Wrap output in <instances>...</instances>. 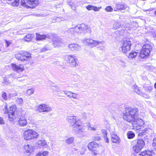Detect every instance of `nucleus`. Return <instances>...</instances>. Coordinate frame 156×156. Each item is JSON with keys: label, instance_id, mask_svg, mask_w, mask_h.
Listing matches in <instances>:
<instances>
[{"label": "nucleus", "instance_id": "680f3d73", "mask_svg": "<svg viewBox=\"0 0 156 156\" xmlns=\"http://www.w3.org/2000/svg\"><path fill=\"white\" fill-rule=\"evenodd\" d=\"M154 13L155 15L156 16V10L154 12Z\"/></svg>", "mask_w": 156, "mask_h": 156}, {"label": "nucleus", "instance_id": "6e6552de", "mask_svg": "<svg viewBox=\"0 0 156 156\" xmlns=\"http://www.w3.org/2000/svg\"><path fill=\"white\" fill-rule=\"evenodd\" d=\"M83 42L84 43L90 47H95L98 44H101L102 42V41H99L90 38L85 39L83 40Z\"/></svg>", "mask_w": 156, "mask_h": 156}, {"label": "nucleus", "instance_id": "13d9d810", "mask_svg": "<svg viewBox=\"0 0 156 156\" xmlns=\"http://www.w3.org/2000/svg\"><path fill=\"white\" fill-rule=\"evenodd\" d=\"M74 77L75 78H76L77 79H79L80 77L77 74H75L74 75Z\"/></svg>", "mask_w": 156, "mask_h": 156}, {"label": "nucleus", "instance_id": "c9c22d12", "mask_svg": "<svg viewBox=\"0 0 156 156\" xmlns=\"http://www.w3.org/2000/svg\"><path fill=\"white\" fill-rule=\"evenodd\" d=\"M9 121L11 122H13L15 120V116L14 115H11V114H9Z\"/></svg>", "mask_w": 156, "mask_h": 156}, {"label": "nucleus", "instance_id": "603ef678", "mask_svg": "<svg viewBox=\"0 0 156 156\" xmlns=\"http://www.w3.org/2000/svg\"><path fill=\"white\" fill-rule=\"evenodd\" d=\"M101 138L99 136H95L93 138V140L95 141L99 140Z\"/></svg>", "mask_w": 156, "mask_h": 156}, {"label": "nucleus", "instance_id": "052dcab7", "mask_svg": "<svg viewBox=\"0 0 156 156\" xmlns=\"http://www.w3.org/2000/svg\"><path fill=\"white\" fill-rule=\"evenodd\" d=\"M154 86L155 88L156 89V83L154 85Z\"/></svg>", "mask_w": 156, "mask_h": 156}, {"label": "nucleus", "instance_id": "5fc2aeb1", "mask_svg": "<svg viewBox=\"0 0 156 156\" xmlns=\"http://www.w3.org/2000/svg\"><path fill=\"white\" fill-rule=\"evenodd\" d=\"M5 124L4 120L2 118L0 117V124L3 125Z\"/></svg>", "mask_w": 156, "mask_h": 156}, {"label": "nucleus", "instance_id": "c756f323", "mask_svg": "<svg viewBox=\"0 0 156 156\" xmlns=\"http://www.w3.org/2000/svg\"><path fill=\"white\" fill-rule=\"evenodd\" d=\"M48 152L47 151L40 152L38 153L35 156H47Z\"/></svg>", "mask_w": 156, "mask_h": 156}, {"label": "nucleus", "instance_id": "f8f14e48", "mask_svg": "<svg viewBox=\"0 0 156 156\" xmlns=\"http://www.w3.org/2000/svg\"><path fill=\"white\" fill-rule=\"evenodd\" d=\"M11 66L12 69L17 72H22L24 70V66L23 64H11Z\"/></svg>", "mask_w": 156, "mask_h": 156}, {"label": "nucleus", "instance_id": "7ed1b4c3", "mask_svg": "<svg viewBox=\"0 0 156 156\" xmlns=\"http://www.w3.org/2000/svg\"><path fill=\"white\" fill-rule=\"evenodd\" d=\"M152 49V47L150 44H144L139 54L140 57L144 58L149 55Z\"/></svg>", "mask_w": 156, "mask_h": 156}, {"label": "nucleus", "instance_id": "dca6fc26", "mask_svg": "<svg viewBox=\"0 0 156 156\" xmlns=\"http://www.w3.org/2000/svg\"><path fill=\"white\" fill-rule=\"evenodd\" d=\"M98 147V144L95 142H91L88 145V149L91 151H95L97 148Z\"/></svg>", "mask_w": 156, "mask_h": 156}, {"label": "nucleus", "instance_id": "6ab92c4d", "mask_svg": "<svg viewBox=\"0 0 156 156\" xmlns=\"http://www.w3.org/2000/svg\"><path fill=\"white\" fill-rule=\"evenodd\" d=\"M111 140L112 142L115 143H119L120 141L119 137L115 134H111Z\"/></svg>", "mask_w": 156, "mask_h": 156}, {"label": "nucleus", "instance_id": "0e129e2a", "mask_svg": "<svg viewBox=\"0 0 156 156\" xmlns=\"http://www.w3.org/2000/svg\"><path fill=\"white\" fill-rule=\"evenodd\" d=\"M17 94L16 93V94H14V96H17Z\"/></svg>", "mask_w": 156, "mask_h": 156}, {"label": "nucleus", "instance_id": "de8ad7c7", "mask_svg": "<svg viewBox=\"0 0 156 156\" xmlns=\"http://www.w3.org/2000/svg\"><path fill=\"white\" fill-rule=\"evenodd\" d=\"M55 20H56V21H60L65 20V19L63 17L60 18L58 17L55 19Z\"/></svg>", "mask_w": 156, "mask_h": 156}, {"label": "nucleus", "instance_id": "ddd939ff", "mask_svg": "<svg viewBox=\"0 0 156 156\" xmlns=\"http://www.w3.org/2000/svg\"><path fill=\"white\" fill-rule=\"evenodd\" d=\"M67 60L68 62L72 67H76L78 66V64L76 62L75 60L76 56L73 55L67 56Z\"/></svg>", "mask_w": 156, "mask_h": 156}, {"label": "nucleus", "instance_id": "4468645a", "mask_svg": "<svg viewBox=\"0 0 156 156\" xmlns=\"http://www.w3.org/2000/svg\"><path fill=\"white\" fill-rule=\"evenodd\" d=\"M18 123L21 127L25 126L27 124L26 119L24 116H22L19 119Z\"/></svg>", "mask_w": 156, "mask_h": 156}, {"label": "nucleus", "instance_id": "f257e3e1", "mask_svg": "<svg viewBox=\"0 0 156 156\" xmlns=\"http://www.w3.org/2000/svg\"><path fill=\"white\" fill-rule=\"evenodd\" d=\"M138 110L136 108L128 107L126 109V112L124 113L123 119L128 122H133L137 121V124L140 127L144 124V121L141 119H137Z\"/></svg>", "mask_w": 156, "mask_h": 156}, {"label": "nucleus", "instance_id": "7c9ffc66", "mask_svg": "<svg viewBox=\"0 0 156 156\" xmlns=\"http://www.w3.org/2000/svg\"><path fill=\"white\" fill-rule=\"evenodd\" d=\"M128 138L129 139H131L135 136V134L131 131L129 132L127 134Z\"/></svg>", "mask_w": 156, "mask_h": 156}, {"label": "nucleus", "instance_id": "b1692460", "mask_svg": "<svg viewBox=\"0 0 156 156\" xmlns=\"http://www.w3.org/2000/svg\"><path fill=\"white\" fill-rule=\"evenodd\" d=\"M82 116L83 119H88L91 118L92 114L90 113L83 112L82 113Z\"/></svg>", "mask_w": 156, "mask_h": 156}, {"label": "nucleus", "instance_id": "f704fd0d", "mask_svg": "<svg viewBox=\"0 0 156 156\" xmlns=\"http://www.w3.org/2000/svg\"><path fill=\"white\" fill-rule=\"evenodd\" d=\"M120 26V24L118 22H115L113 25V28L116 30L119 28Z\"/></svg>", "mask_w": 156, "mask_h": 156}, {"label": "nucleus", "instance_id": "4be33fe9", "mask_svg": "<svg viewBox=\"0 0 156 156\" xmlns=\"http://www.w3.org/2000/svg\"><path fill=\"white\" fill-rule=\"evenodd\" d=\"M153 152V150H145L140 154L141 156H151Z\"/></svg>", "mask_w": 156, "mask_h": 156}, {"label": "nucleus", "instance_id": "6e6d98bb", "mask_svg": "<svg viewBox=\"0 0 156 156\" xmlns=\"http://www.w3.org/2000/svg\"><path fill=\"white\" fill-rule=\"evenodd\" d=\"M55 88V89H54L55 90H54L55 92H59V91H61V90H59L58 87H56Z\"/></svg>", "mask_w": 156, "mask_h": 156}, {"label": "nucleus", "instance_id": "9d476101", "mask_svg": "<svg viewBox=\"0 0 156 156\" xmlns=\"http://www.w3.org/2000/svg\"><path fill=\"white\" fill-rule=\"evenodd\" d=\"M52 110L51 107L49 105L45 104L40 105L37 108V110L40 112H49Z\"/></svg>", "mask_w": 156, "mask_h": 156}, {"label": "nucleus", "instance_id": "4d7b16f0", "mask_svg": "<svg viewBox=\"0 0 156 156\" xmlns=\"http://www.w3.org/2000/svg\"><path fill=\"white\" fill-rule=\"evenodd\" d=\"M90 130L93 131H96L97 130V128L95 127H91L90 126Z\"/></svg>", "mask_w": 156, "mask_h": 156}, {"label": "nucleus", "instance_id": "338daca9", "mask_svg": "<svg viewBox=\"0 0 156 156\" xmlns=\"http://www.w3.org/2000/svg\"><path fill=\"white\" fill-rule=\"evenodd\" d=\"M72 9H73V8L72 7Z\"/></svg>", "mask_w": 156, "mask_h": 156}, {"label": "nucleus", "instance_id": "20e7f679", "mask_svg": "<svg viewBox=\"0 0 156 156\" xmlns=\"http://www.w3.org/2000/svg\"><path fill=\"white\" fill-rule=\"evenodd\" d=\"M38 136V133L32 129H28L24 132L23 137L25 139L30 140L37 138Z\"/></svg>", "mask_w": 156, "mask_h": 156}, {"label": "nucleus", "instance_id": "aec40b11", "mask_svg": "<svg viewBox=\"0 0 156 156\" xmlns=\"http://www.w3.org/2000/svg\"><path fill=\"white\" fill-rule=\"evenodd\" d=\"M27 3L31 5L32 7H34L38 4V0H26Z\"/></svg>", "mask_w": 156, "mask_h": 156}, {"label": "nucleus", "instance_id": "0eeeda50", "mask_svg": "<svg viewBox=\"0 0 156 156\" xmlns=\"http://www.w3.org/2000/svg\"><path fill=\"white\" fill-rule=\"evenodd\" d=\"M76 30L77 31L79 34L81 33L84 34L88 31H90V27L87 25L82 23L76 26Z\"/></svg>", "mask_w": 156, "mask_h": 156}, {"label": "nucleus", "instance_id": "bb28decb", "mask_svg": "<svg viewBox=\"0 0 156 156\" xmlns=\"http://www.w3.org/2000/svg\"><path fill=\"white\" fill-rule=\"evenodd\" d=\"M101 131L103 135L105 142L107 143H108L109 140L107 137V132L106 130L105 129H102Z\"/></svg>", "mask_w": 156, "mask_h": 156}, {"label": "nucleus", "instance_id": "393cba45", "mask_svg": "<svg viewBox=\"0 0 156 156\" xmlns=\"http://www.w3.org/2000/svg\"><path fill=\"white\" fill-rule=\"evenodd\" d=\"M101 7L98 8L95 6H94L92 5H88L87 7V9L88 10H93L95 11H98L99 10L100 8Z\"/></svg>", "mask_w": 156, "mask_h": 156}, {"label": "nucleus", "instance_id": "ea45409f", "mask_svg": "<svg viewBox=\"0 0 156 156\" xmlns=\"http://www.w3.org/2000/svg\"><path fill=\"white\" fill-rule=\"evenodd\" d=\"M34 91V90L33 89H29L27 90V93L28 95H30L33 94Z\"/></svg>", "mask_w": 156, "mask_h": 156}, {"label": "nucleus", "instance_id": "39448f33", "mask_svg": "<svg viewBox=\"0 0 156 156\" xmlns=\"http://www.w3.org/2000/svg\"><path fill=\"white\" fill-rule=\"evenodd\" d=\"M135 144L133 147V151L136 153L139 152L145 145L144 140L141 139L135 141Z\"/></svg>", "mask_w": 156, "mask_h": 156}, {"label": "nucleus", "instance_id": "4c0bfd02", "mask_svg": "<svg viewBox=\"0 0 156 156\" xmlns=\"http://www.w3.org/2000/svg\"><path fill=\"white\" fill-rule=\"evenodd\" d=\"M21 5L23 6L24 7H25L27 8H28L29 7V6H28L27 5V2H25V0H21Z\"/></svg>", "mask_w": 156, "mask_h": 156}, {"label": "nucleus", "instance_id": "412c9836", "mask_svg": "<svg viewBox=\"0 0 156 156\" xmlns=\"http://www.w3.org/2000/svg\"><path fill=\"white\" fill-rule=\"evenodd\" d=\"M134 91L138 94L140 95V96H143L144 98H147V95L146 94L142 92L137 87V86L136 85L134 86Z\"/></svg>", "mask_w": 156, "mask_h": 156}, {"label": "nucleus", "instance_id": "9b49d317", "mask_svg": "<svg viewBox=\"0 0 156 156\" xmlns=\"http://www.w3.org/2000/svg\"><path fill=\"white\" fill-rule=\"evenodd\" d=\"M129 9V7L127 5L124 3H119L116 5L114 11L128 10Z\"/></svg>", "mask_w": 156, "mask_h": 156}, {"label": "nucleus", "instance_id": "a18cd8bd", "mask_svg": "<svg viewBox=\"0 0 156 156\" xmlns=\"http://www.w3.org/2000/svg\"><path fill=\"white\" fill-rule=\"evenodd\" d=\"M152 146L156 151V137L154 138L153 140Z\"/></svg>", "mask_w": 156, "mask_h": 156}, {"label": "nucleus", "instance_id": "58836bf2", "mask_svg": "<svg viewBox=\"0 0 156 156\" xmlns=\"http://www.w3.org/2000/svg\"><path fill=\"white\" fill-rule=\"evenodd\" d=\"M71 93V98H73L75 99H76L78 98V94H77L74 93L73 92H70Z\"/></svg>", "mask_w": 156, "mask_h": 156}, {"label": "nucleus", "instance_id": "a878e982", "mask_svg": "<svg viewBox=\"0 0 156 156\" xmlns=\"http://www.w3.org/2000/svg\"><path fill=\"white\" fill-rule=\"evenodd\" d=\"M37 144L40 147H45L47 145V143L44 140H39L37 142Z\"/></svg>", "mask_w": 156, "mask_h": 156}, {"label": "nucleus", "instance_id": "e433bc0d", "mask_svg": "<svg viewBox=\"0 0 156 156\" xmlns=\"http://www.w3.org/2000/svg\"><path fill=\"white\" fill-rule=\"evenodd\" d=\"M53 41L54 43H53V44L55 47L59 45V44L60 41V40H59L58 38H57V40H55V41L53 40Z\"/></svg>", "mask_w": 156, "mask_h": 156}, {"label": "nucleus", "instance_id": "09e8293b", "mask_svg": "<svg viewBox=\"0 0 156 156\" xmlns=\"http://www.w3.org/2000/svg\"><path fill=\"white\" fill-rule=\"evenodd\" d=\"M4 111V112L5 113H7L9 115V114H10L9 113V111H8V109H7V106L6 105H5V108L3 109Z\"/></svg>", "mask_w": 156, "mask_h": 156}, {"label": "nucleus", "instance_id": "bf43d9fd", "mask_svg": "<svg viewBox=\"0 0 156 156\" xmlns=\"http://www.w3.org/2000/svg\"><path fill=\"white\" fill-rule=\"evenodd\" d=\"M92 153L93 154L95 155L97 154V153L95 152V151H91Z\"/></svg>", "mask_w": 156, "mask_h": 156}, {"label": "nucleus", "instance_id": "69168bd1", "mask_svg": "<svg viewBox=\"0 0 156 156\" xmlns=\"http://www.w3.org/2000/svg\"><path fill=\"white\" fill-rule=\"evenodd\" d=\"M40 16V14H38L37 15V16Z\"/></svg>", "mask_w": 156, "mask_h": 156}, {"label": "nucleus", "instance_id": "a19ab883", "mask_svg": "<svg viewBox=\"0 0 156 156\" xmlns=\"http://www.w3.org/2000/svg\"><path fill=\"white\" fill-rule=\"evenodd\" d=\"M19 1L20 0H15V1L12 3V5L13 6H17L19 5Z\"/></svg>", "mask_w": 156, "mask_h": 156}, {"label": "nucleus", "instance_id": "79ce46f5", "mask_svg": "<svg viewBox=\"0 0 156 156\" xmlns=\"http://www.w3.org/2000/svg\"><path fill=\"white\" fill-rule=\"evenodd\" d=\"M16 103L19 104H23V99L21 98H18L16 100Z\"/></svg>", "mask_w": 156, "mask_h": 156}, {"label": "nucleus", "instance_id": "8fccbe9b", "mask_svg": "<svg viewBox=\"0 0 156 156\" xmlns=\"http://www.w3.org/2000/svg\"><path fill=\"white\" fill-rule=\"evenodd\" d=\"M2 97L4 100H7V97L6 96V94L4 92L2 94Z\"/></svg>", "mask_w": 156, "mask_h": 156}, {"label": "nucleus", "instance_id": "c03bdc74", "mask_svg": "<svg viewBox=\"0 0 156 156\" xmlns=\"http://www.w3.org/2000/svg\"><path fill=\"white\" fill-rule=\"evenodd\" d=\"M105 10L108 12H112L113 11V9L111 6H109L106 7L105 9Z\"/></svg>", "mask_w": 156, "mask_h": 156}, {"label": "nucleus", "instance_id": "a211bd4d", "mask_svg": "<svg viewBox=\"0 0 156 156\" xmlns=\"http://www.w3.org/2000/svg\"><path fill=\"white\" fill-rule=\"evenodd\" d=\"M23 149L25 152L27 153H30L33 152V147L31 144H27L24 145Z\"/></svg>", "mask_w": 156, "mask_h": 156}, {"label": "nucleus", "instance_id": "f03ea898", "mask_svg": "<svg viewBox=\"0 0 156 156\" xmlns=\"http://www.w3.org/2000/svg\"><path fill=\"white\" fill-rule=\"evenodd\" d=\"M66 120L73 126V130L76 133L84 131V129L81 126L82 122L79 119H76V116H69Z\"/></svg>", "mask_w": 156, "mask_h": 156}, {"label": "nucleus", "instance_id": "473e14b6", "mask_svg": "<svg viewBox=\"0 0 156 156\" xmlns=\"http://www.w3.org/2000/svg\"><path fill=\"white\" fill-rule=\"evenodd\" d=\"M32 37L31 34H28L25 37V40L26 41H29L32 38Z\"/></svg>", "mask_w": 156, "mask_h": 156}, {"label": "nucleus", "instance_id": "37998d69", "mask_svg": "<svg viewBox=\"0 0 156 156\" xmlns=\"http://www.w3.org/2000/svg\"><path fill=\"white\" fill-rule=\"evenodd\" d=\"M62 91L64 92L65 94L69 98H71L72 94L70 93V92H71V91L66 92L64 90H63Z\"/></svg>", "mask_w": 156, "mask_h": 156}, {"label": "nucleus", "instance_id": "5701e85b", "mask_svg": "<svg viewBox=\"0 0 156 156\" xmlns=\"http://www.w3.org/2000/svg\"><path fill=\"white\" fill-rule=\"evenodd\" d=\"M67 32L68 33V34L72 35H76L79 34L76 30V26L74 28H71L67 31Z\"/></svg>", "mask_w": 156, "mask_h": 156}, {"label": "nucleus", "instance_id": "f3484780", "mask_svg": "<svg viewBox=\"0 0 156 156\" xmlns=\"http://www.w3.org/2000/svg\"><path fill=\"white\" fill-rule=\"evenodd\" d=\"M36 40H42L45 39L46 38H50V37L48 35H41L38 33H36Z\"/></svg>", "mask_w": 156, "mask_h": 156}, {"label": "nucleus", "instance_id": "2eb2a0df", "mask_svg": "<svg viewBox=\"0 0 156 156\" xmlns=\"http://www.w3.org/2000/svg\"><path fill=\"white\" fill-rule=\"evenodd\" d=\"M69 49L72 51H79L80 50V47L76 44H71L68 46Z\"/></svg>", "mask_w": 156, "mask_h": 156}, {"label": "nucleus", "instance_id": "1a4fd4ad", "mask_svg": "<svg viewBox=\"0 0 156 156\" xmlns=\"http://www.w3.org/2000/svg\"><path fill=\"white\" fill-rule=\"evenodd\" d=\"M131 45V43L129 41H124L123 45L120 48L121 51L123 53H126L130 50Z\"/></svg>", "mask_w": 156, "mask_h": 156}, {"label": "nucleus", "instance_id": "e2e57ef3", "mask_svg": "<svg viewBox=\"0 0 156 156\" xmlns=\"http://www.w3.org/2000/svg\"><path fill=\"white\" fill-rule=\"evenodd\" d=\"M52 22H53V23L55 22V20H53Z\"/></svg>", "mask_w": 156, "mask_h": 156}, {"label": "nucleus", "instance_id": "3c124183", "mask_svg": "<svg viewBox=\"0 0 156 156\" xmlns=\"http://www.w3.org/2000/svg\"><path fill=\"white\" fill-rule=\"evenodd\" d=\"M16 76L14 74H11L8 76L9 79H11V78H16Z\"/></svg>", "mask_w": 156, "mask_h": 156}, {"label": "nucleus", "instance_id": "c85d7f7f", "mask_svg": "<svg viewBox=\"0 0 156 156\" xmlns=\"http://www.w3.org/2000/svg\"><path fill=\"white\" fill-rule=\"evenodd\" d=\"M74 138L73 137H70L66 140L65 142L67 144H72L74 141Z\"/></svg>", "mask_w": 156, "mask_h": 156}, {"label": "nucleus", "instance_id": "cd10ccee", "mask_svg": "<svg viewBox=\"0 0 156 156\" xmlns=\"http://www.w3.org/2000/svg\"><path fill=\"white\" fill-rule=\"evenodd\" d=\"M138 53L137 52H136L135 51H132L129 54V55L128 56V58L130 59H132L133 58H135L137 55Z\"/></svg>", "mask_w": 156, "mask_h": 156}, {"label": "nucleus", "instance_id": "423d86ee", "mask_svg": "<svg viewBox=\"0 0 156 156\" xmlns=\"http://www.w3.org/2000/svg\"><path fill=\"white\" fill-rule=\"evenodd\" d=\"M16 58L18 60L24 61L31 58L30 54L25 51H22L15 55Z\"/></svg>", "mask_w": 156, "mask_h": 156}, {"label": "nucleus", "instance_id": "2f4dec72", "mask_svg": "<svg viewBox=\"0 0 156 156\" xmlns=\"http://www.w3.org/2000/svg\"><path fill=\"white\" fill-rule=\"evenodd\" d=\"M15 108L16 107L14 106L10 107L9 114H10L11 115H14Z\"/></svg>", "mask_w": 156, "mask_h": 156}, {"label": "nucleus", "instance_id": "864d4df0", "mask_svg": "<svg viewBox=\"0 0 156 156\" xmlns=\"http://www.w3.org/2000/svg\"><path fill=\"white\" fill-rule=\"evenodd\" d=\"M5 43H6V47H8L9 45L12 42L10 41H8L5 40Z\"/></svg>", "mask_w": 156, "mask_h": 156}, {"label": "nucleus", "instance_id": "72a5a7b5", "mask_svg": "<svg viewBox=\"0 0 156 156\" xmlns=\"http://www.w3.org/2000/svg\"><path fill=\"white\" fill-rule=\"evenodd\" d=\"M144 88L145 90L147 92H150L151 91L153 88V87L152 86H145L144 87Z\"/></svg>", "mask_w": 156, "mask_h": 156}, {"label": "nucleus", "instance_id": "49530a36", "mask_svg": "<svg viewBox=\"0 0 156 156\" xmlns=\"http://www.w3.org/2000/svg\"><path fill=\"white\" fill-rule=\"evenodd\" d=\"M49 49V48L47 46H45L41 49V52H44Z\"/></svg>", "mask_w": 156, "mask_h": 156}]
</instances>
